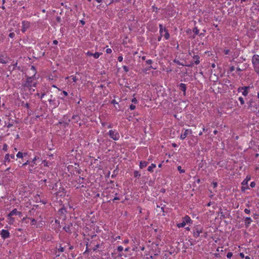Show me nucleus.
<instances>
[{
  "label": "nucleus",
  "instance_id": "nucleus-1",
  "mask_svg": "<svg viewBox=\"0 0 259 259\" xmlns=\"http://www.w3.org/2000/svg\"><path fill=\"white\" fill-rule=\"evenodd\" d=\"M36 78L35 77V72L31 76H27L26 81L23 83L22 86L24 88H27L31 90L32 87H35L36 85Z\"/></svg>",
  "mask_w": 259,
  "mask_h": 259
},
{
  "label": "nucleus",
  "instance_id": "nucleus-2",
  "mask_svg": "<svg viewBox=\"0 0 259 259\" xmlns=\"http://www.w3.org/2000/svg\"><path fill=\"white\" fill-rule=\"evenodd\" d=\"M251 62L254 69H258L259 68V55H254L252 56Z\"/></svg>",
  "mask_w": 259,
  "mask_h": 259
},
{
  "label": "nucleus",
  "instance_id": "nucleus-3",
  "mask_svg": "<svg viewBox=\"0 0 259 259\" xmlns=\"http://www.w3.org/2000/svg\"><path fill=\"white\" fill-rule=\"evenodd\" d=\"M109 137L115 141H117L120 138V135L118 132L115 130H110L108 132Z\"/></svg>",
  "mask_w": 259,
  "mask_h": 259
},
{
  "label": "nucleus",
  "instance_id": "nucleus-4",
  "mask_svg": "<svg viewBox=\"0 0 259 259\" xmlns=\"http://www.w3.org/2000/svg\"><path fill=\"white\" fill-rule=\"evenodd\" d=\"M203 229L201 226L198 225L195 227L193 229V236L195 238L199 236L200 234L202 232Z\"/></svg>",
  "mask_w": 259,
  "mask_h": 259
},
{
  "label": "nucleus",
  "instance_id": "nucleus-5",
  "mask_svg": "<svg viewBox=\"0 0 259 259\" xmlns=\"http://www.w3.org/2000/svg\"><path fill=\"white\" fill-rule=\"evenodd\" d=\"M22 24L21 31L22 32H25L30 27V23L28 21H23L22 22Z\"/></svg>",
  "mask_w": 259,
  "mask_h": 259
},
{
  "label": "nucleus",
  "instance_id": "nucleus-6",
  "mask_svg": "<svg viewBox=\"0 0 259 259\" xmlns=\"http://www.w3.org/2000/svg\"><path fill=\"white\" fill-rule=\"evenodd\" d=\"M248 109H249L251 111H252L253 112H255L256 110L257 109V108L255 107V104L253 101L252 99H251L249 100V101L248 103Z\"/></svg>",
  "mask_w": 259,
  "mask_h": 259
},
{
  "label": "nucleus",
  "instance_id": "nucleus-7",
  "mask_svg": "<svg viewBox=\"0 0 259 259\" xmlns=\"http://www.w3.org/2000/svg\"><path fill=\"white\" fill-rule=\"evenodd\" d=\"M0 235L4 239L8 238L10 237V233L8 230H7L3 229L1 231Z\"/></svg>",
  "mask_w": 259,
  "mask_h": 259
},
{
  "label": "nucleus",
  "instance_id": "nucleus-8",
  "mask_svg": "<svg viewBox=\"0 0 259 259\" xmlns=\"http://www.w3.org/2000/svg\"><path fill=\"white\" fill-rule=\"evenodd\" d=\"M192 131L190 130H186L184 133L182 134L180 137L181 140L185 139L189 134H191Z\"/></svg>",
  "mask_w": 259,
  "mask_h": 259
},
{
  "label": "nucleus",
  "instance_id": "nucleus-9",
  "mask_svg": "<svg viewBox=\"0 0 259 259\" xmlns=\"http://www.w3.org/2000/svg\"><path fill=\"white\" fill-rule=\"evenodd\" d=\"M179 89L183 92V95L184 96L186 95V85L185 83H181L179 85Z\"/></svg>",
  "mask_w": 259,
  "mask_h": 259
},
{
  "label": "nucleus",
  "instance_id": "nucleus-10",
  "mask_svg": "<svg viewBox=\"0 0 259 259\" xmlns=\"http://www.w3.org/2000/svg\"><path fill=\"white\" fill-rule=\"evenodd\" d=\"M49 102L50 104L53 105L54 106V108L58 107L60 104L59 101H58L57 102H55V98H54V99H50L49 100Z\"/></svg>",
  "mask_w": 259,
  "mask_h": 259
},
{
  "label": "nucleus",
  "instance_id": "nucleus-11",
  "mask_svg": "<svg viewBox=\"0 0 259 259\" xmlns=\"http://www.w3.org/2000/svg\"><path fill=\"white\" fill-rule=\"evenodd\" d=\"M21 214V212L17 211V209H14L12 211L10 212L8 216L11 217L14 215H20Z\"/></svg>",
  "mask_w": 259,
  "mask_h": 259
},
{
  "label": "nucleus",
  "instance_id": "nucleus-12",
  "mask_svg": "<svg viewBox=\"0 0 259 259\" xmlns=\"http://www.w3.org/2000/svg\"><path fill=\"white\" fill-rule=\"evenodd\" d=\"M251 177L250 176H247L246 178L242 182V185L243 186H247L248 182L250 180Z\"/></svg>",
  "mask_w": 259,
  "mask_h": 259
},
{
  "label": "nucleus",
  "instance_id": "nucleus-13",
  "mask_svg": "<svg viewBox=\"0 0 259 259\" xmlns=\"http://www.w3.org/2000/svg\"><path fill=\"white\" fill-rule=\"evenodd\" d=\"M251 222H252V220H251V218L250 217H246L245 218V225L246 228L248 227L250 225V224Z\"/></svg>",
  "mask_w": 259,
  "mask_h": 259
},
{
  "label": "nucleus",
  "instance_id": "nucleus-14",
  "mask_svg": "<svg viewBox=\"0 0 259 259\" xmlns=\"http://www.w3.org/2000/svg\"><path fill=\"white\" fill-rule=\"evenodd\" d=\"M72 223H70V224H69L68 225V226H65L64 228H63V229L67 233H71V230L70 229V227H72Z\"/></svg>",
  "mask_w": 259,
  "mask_h": 259
},
{
  "label": "nucleus",
  "instance_id": "nucleus-15",
  "mask_svg": "<svg viewBox=\"0 0 259 259\" xmlns=\"http://www.w3.org/2000/svg\"><path fill=\"white\" fill-rule=\"evenodd\" d=\"M148 162L145 161H141L140 163V168L142 169L147 165Z\"/></svg>",
  "mask_w": 259,
  "mask_h": 259
},
{
  "label": "nucleus",
  "instance_id": "nucleus-16",
  "mask_svg": "<svg viewBox=\"0 0 259 259\" xmlns=\"http://www.w3.org/2000/svg\"><path fill=\"white\" fill-rule=\"evenodd\" d=\"M164 32H165L164 34V36L166 39H168L169 38L170 35L168 32V30L166 28H164Z\"/></svg>",
  "mask_w": 259,
  "mask_h": 259
},
{
  "label": "nucleus",
  "instance_id": "nucleus-17",
  "mask_svg": "<svg viewBox=\"0 0 259 259\" xmlns=\"http://www.w3.org/2000/svg\"><path fill=\"white\" fill-rule=\"evenodd\" d=\"M199 58L200 57L198 55H195L193 57V59L195 60V64L196 65L200 63Z\"/></svg>",
  "mask_w": 259,
  "mask_h": 259
},
{
  "label": "nucleus",
  "instance_id": "nucleus-18",
  "mask_svg": "<svg viewBox=\"0 0 259 259\" xmlns=\"http://www.w3.org/2000/svg\"><path fill=\"white\" fill-rule=\"evenodd\" d=\"M156 167V164L152 163L150 166L148 167V170L150 172H153V169Z\"/></svg>",
  "mask_w": 259,
  "mask_h": 259
},
{
  "label": "nucleus",
  "instance_id": "nucleus-19",
  "mask_svg": "<svg viewBox=\"0 0 259 259\" xmlns=\"http://www.w3.org/2000/svg\"><path fill=\"white\" fill-rule=\"evenodd\" d=\"M184 221H185L186 224H188L192 222V220L189 216L186 215L184 218Z\"/></svg>",
  "mask_w": 259,
  "mask_h": 259
},
{
  "label": "nucleus",
  "instance_id": "nucleus-20",
  "mask_svg": "<svg viewBox=\"0 0 259 259\" xmlns=\"http://www.w3.org/2000/svg\"><path fill=\"white\" fill-rule=\"evenodd\" d=\"M25 155H26V153H23L21 152H18L16 156L19 158H22L23 157V156Z\"/></svg>",
  "mask_w": 259,
  "mask_h": 259
},
{
  "label": "nucleus",
  "instance_id": "nucleus-21",
  "mask_svg": "<svg viewBox=\"0 0 259 259\" xmlns=\"http://www.w3.org/2000/svg\"><path fill=\"white\" fill-rule=\"evenodd\" d=\"M72 119L75 120L74 122L77 123L80 120V117L78 115H73Z\"/></svg>",
  "mask_w": 259,
  "mask_h": 259
},
{
  "label": "nucleus",
  "instance_id": "nucleus-22",
  "mask_svg": "<svg viewBox=\"0 0 259 259\" xmlns=\"http://www.w3.org/2000/svg\"><path fill=\"white\" fill-rule=\"evenodd\" d=\"M243 89L246 90V89H250L249 86H246V87H239L238 89V92H240L242 91H243Z\"/></svg>",
  "mask_w": 259,
  "mask_h": 259
},
{
  "label": "nucleus",
  "instance_id": "nucleus-23",
  "mask_svg": "<svg viewBox=\"0 0 259 259\" xmlns=\"http://www.w3.org/2000/svg\"><path fill=\"white\" fill-rule=\"evenodd\" d=\"M185 225H186V222H185V221H183L182 222L178 224L177 227L178 228H182V227H185Z\"/></svg>",
  "mask_w": 259,
  "mask_h": 259
},
{
  "label": "nucleus",
  "instance_id": "nucleus-24",
  "mask_svg": "<svg viewBox=\"0 0 259 259\" xmlns=\"http://www.w3.org/2000/svg\"><path fill=\"white\" fill-rule=\"evenodd\" d=\"M101 54L102 53L96 52L95 53L93 54V56L95 58L98 59Z\"/></svg>",
  "mask_w": 259,
  "mask_h": 259
},
{
  "label": "nucleus",
  "instance_id": "nucleus-25",
  "mask_svg": "<svg viewBox=\"0 0 259 259\" xmlns=\"http://www.w3.org/2000/svg\"><path fill=\"white\" fill-rule=\"evenodd\" d=\"M70 121V119H68V121H63V126L64 128H66V127L69 125V122Z\"/></svg>",
  "mask_w": 259,
  "mask_h": 259
},
{
  "label": "nucleus",
  "instance_id": "nucleus-26",
  "mask_svg": "<svg viewBox=\"0 0 259 259\" xmlns=\"http://www.w3.org/2000/svg\"><path fill=\"white\" fill-rule=\"evenodd\" d=\"M249 90V89H246V90L243 89V91L242 92V95L243 96H246L248 95V90Z\"/></svg>",
  "mask_w": 259,
  "mask_h": 259
},
{
  "label": "nucleus",
  "instance_id": "nucleus-27",
  "mask_svg": "<svg viewBox=\"0 0 259 259\" xmlns=\"http://www.w3.org/2000/svg\"><path fill=\"white\" fill-rule=\"evenodd\" d=\"M66 212V209L63 208H61L59 211V213L61 214H64Z\"/></svg>",
  "mask_w": 259,
  "mask_h": 259
},
{
  "label": "nucleus",
  "instance_id": "nucleus-28",
  "mask_svg": "<svg viewBox=\"0 0 259 259\" xmlns=\"http://www.w3.org/2000/svg\"><path fill=\"white\" fill-rule=\"evenodd\" d=\"M134 175L135 177H140L141 176V174L139 173L138 171L135 170L134 172Z\"/></svg>",
  "mask_w": 259,
  "mask_h": 259
},
{
  "label": "nucleus",
  "instance_id": "nucleus-29",
  "mask_svg": "<svg viewBox=\"0 0 259 259\" xmlns=\"http://www.w3.org/2000/svg\"><path fill=\"white\" fill-rule=\"evenodd\" d=\"M193 32L194 33L195 35L199 34V30L197 27H194L193 29Z\"/></svg>",
  "mask_w": 259,
  "mask_h": 259
},
{
  "label": "nucleus",
  "instance_id": "nucleus-30",
  "mask_svg": "<svg viewBox=\"0 0 259 259\" xmlns=\"http://www.w3.org/2000/svg\"><path fill=\"white\" fill-rule=\"evenodd\" d=\"M249 189V187L247 186H242V187H241V191L242 192H244L247 189Z\"/></svg>",
  "mask_w": 259,
  "mask_h": 259
},
{
  "label": "nucleus",
  "instance_id": "nucleus-31",
  "mask_svg": "<svg viewBox=\"0 0 259 259\" xmlns=\"http://www.w3.org/2000/svg\"><path fill=\"white\" fill-rule=\"evenodd\" d=\"M36 160H37V158H36V157H35L33 159V160H32V161L31 162V163L30 164L31 166L33 167L34 166V165L35 164V161Z\"/></svg>",
  "mask_w": 259,
  "mask_h": 259
},
{
  "label": "nucleus",
  "instance_id": "nucleus-32",
  "mask_svg": "<svg viewBox=\"0 0 259 259\" xmlns=\"http://www.w3.org/2000/svg\"><path fill=\"white\" fill-rule=\"evenodd\" d=\"M174 62L179 65L185 66V65L184 64L181 63L178 60L175 59L174 60Z\"/></svg>",
  "mask_w": 259,
  "mask_h": 259
},
{
  "label": "nucleus",
  "instance_id": "nucleus-33",
  "mask_svg": "<svg viewBox=\"0 0 259 259\" xmlns=\"http://www.w3.org/2000/svg\"><path fill=\"white\" fill-rule=\"evenodd\" d=\"M177 168L180 173H184L185 171V170L182 169V167L181 166H178Z\"/></svg>",
  "mask_w": 259,
  "mask_h": 259
},
{
  "label": "nucleus",
  "instance_id": "nucleus-34",
  "mask_svg": "<svg viewBox=\"0 0 259 259\" xmlns=\"http://www.w3.org/2000/svg\"><path fill=\"white\" fill-rule=\"evenodd\" d=\"M239 101H240V104L241 105H243L244 104V103H245L244 102V99H243V98L242 97H239Z\"/></svg>",
  "mask_w": 259,
  "mask_h": 259
},
{
  "label": "nucleus",
  "instance_id": "nucleus-35",
  "mask_svg": "<svg viewBox=\"0 0 259 259\" xmlns=\"http://www.w3.org/2000/svg\"><path fill=\"white\" fill-rule=\"evenodd\" d=\"M5 159L6 161H10V154H7L5 156Z\"/></svg>",
  "mask_w": 259,
  "mask_h": 259
},
{
  "label": "nucleus",
  "instance_id": "nucleus-36",
  "mask_svg": "<svg viewBox=\"0 0 259 259\" xmlns=\"http://www.w3.org/2000/svg\"><path fill=\"white\" fill-rule=\"evenodd\" d=\"M83 180V178H81L80 177H79V178L78 179V180H77V182L79 184H82V181Z\"/></svg>",
  "mask_w": 259,
  "mask_h": 259
},
{
  "label": "nucleus",
  "instance_id": "nucleus-37",
  "mask_svg": "<svg viewBox=\"0 0 259 259\" xmlns=\"http://www.w3.org/2000/svg\"><path fill=\"white\" fill-rule=\"evenodd\" d=\"M0 63L2 64H6L7 63V61H6L4 58H1Z\"/></svg>",
  "mask_w": 259,
  "mask_h": 259
},
{
  "label": "nucleus",
  "instance_id": "nucleus-38",
  "mask_svg": "<svg viewBox=\"0 0 259 259\" xmlns=\"http://www.w3.org/2000/svg\"><path fill=\"white\" fill-rule=\"evenodd\" d=\"M122 68L125 72H127L129 71L128 68L126 66H123Z\"/></svg>",
  "mask_w": 259,
  "mask_h": 259
},
{
  "label": "nucleus",
  "instance_id": "nucleus-39",
  "mask_svg": "<svg viewBox=\"0 0 259 259\" xmlns=\"http://www.w3.org/2000/svg\"><path fill=\"white\" fill-rule=\"evenodd\" d=\"M114 2V0H106V5H109L113 3Z\"/></svg>",
  "mask_w": 259,
  "mask_h": 259
},
{
  "label": "nucleus",
  "instance_id": "nucleus-40",
  "mask_svg": "<svg viewBox=\"0 0 259 259\" xmlns=\"http://www.w3.org/2000/svg\"><path fill=\"white\" fill-rule=\"evenodd\" d=\"M8 146L6 144H4L3 147V150L5 151H7L8 149Z\"/></svg>",
  "mask_w": 259,
  "mask_h": 259
},
{
  "label": "nucleus",
  "instance_id": "nucleus-41",
  "mask_svg": "<svg viewBox=\"0 0 259 259\" xmlns=\"http://www.w3.org/2000/svg\"><path fill=\"white\" fill-rule=\"evenodd\" d=\"M117 251H118L120 252V251H122L123 250V247H122V246H118V247H117Z\"/></svg>",
  "mask_w": 259,
  "mask_h": 259
},
{
  "label": "nucleus",
  "instance_id": "nucleus-42",
  "mask_svg": "<svg viewBox=\"0 0 259 259\" xmlns=\"http://www.w3.org/2000/svg\"><path fill=\"white\" fill-rule=\"evenodd\" d=\"M233 255V253L232 252H228L227 254V258H230Z\"/></svg>",
  "mask_w": 259,
  "mask_h": 259
},
{
  "label": "nucleus",
  "instance_id": "nucleus-43",
  "mask_svg": "<svg viewBox=\"0 0 259 259\" xmlns=\"http://www.w3.org/2000/svg\"><path fill=\"white\" fill-rule=\"evenodd\" d=\"M42 163L44 164V165L45 166H48L49 165H48V161H46V160H44L42 161Z\"/></svg>",
  "mask_w": 259,
  "mask_h": 259
},
{
  "label": "nucleus",
  "instance_id": "nucleus-44",
  "mask_svg": "<svg viewBox=\"0 0 259 259\" xmlns=\"http://www.w3.org/2000/svg\"><path fill=\"white\" fill-rule=\"evenodd\" d=\"M99 247H100V245H99V244H97V245H96L94 247V248H93V250L94 251H95V250H97V249Z\"/></svg>",
  "mask_w": 259,
  "mask_h": 259
},
{
  "label": "nucleus",
  "instance_id": "nucleus-45",
  "mask_svg": "<svg viewBox=\"0 0 259 259\" xmlns=\"http://www.w3.org/2000/svg\"><path fill=\"white\" fill-rule=\"evenodd\" d=\"M255 183L254 182H252L250 184V186L251 187V188H254L255 186Z\"/></svg>",
  "mask_w": 259,
  "mask_h": 259
},
{
  "label": "nucleus",
  "instance_id": "nucleus-46",
  "mask_svg": "<svg viewBox=\"0 0 259 259\" xmlns=\"http://www.w3.org/2000/svg\"><path fill=\"white\" fill-rule=\"evenodd\" d=\"M153 61H152V60H148L146 61V64H148V65H150L152 63Z\"/></svg>",
  "mask_w": 259,
  "mask_h": 259
},
{
  "label": "nucleus",
  "instance_id": "nucleus-47",
  "mask_svg": "<svg viewBox=\"0 0 259 259\" xmlns=\"http://www.w3.org/2000/svg\"><path fill=\"white\" fill-rule=\"evenodd\" d=\"M15 35V34L14 32H11L9 34V36L11 38H13Z\"/></svg>",
  "mask_w": 259,
  "mask_h": 259
},
{
  "label": "nucleus",
  "instance_id": "nucleus-48",
  "mask_svg": "<svg viewBox=\"0 0 259 259\" xmlns=\"http://www.w3.org/2000/svg\"><path fill=\"white\" fill-rule=\"evenodd\" d=\"M106 52L107 54H110L112 53V50L111 49H107L106 50Z\"/></svg>",
  "mask_w": 259,
  "mask_h": 259
},
{
  "label": "nucleus",
  "instance_id": "nucleus-49",
  "mask_svg": "<svg viewBox=\"0 0 259 259\" xmlns=\"http://www.w3.org/2000/svg\"><path fill=\"white\" fill-rule=\"evenodd\" d=\"M31 70H32L33 71V74L35 72V73H36V70H35V68L34 67V66H31Z\"/></svg>",
  "mask_w": 259,
  "mask_h": 259
},
{
  "label": "nucleus",
  "instance_id": "nucleus-50",
  "mask_svg": "<svg viewBox=\"0 0 259 259\" xmlns=\"http://www.w3.org/2000/svg\"><path fill=\"white\" fill-rule=\"evenodd\" d=\"M135 108H136V106L133 104H131L130 106V108L131 110L135 109Z\"/></svg>",
  "mask_w": 259,
  "mask_h": 259
},
{
  "label": "nucleus",
  "instance_id": "nucleus-51",
  "mask_svg": "<svg viewBox=\"0 0 259 259\" xmlns=\"http://www.w3.org/2000/svg\"><path fill=\"white\" fill-rule=\"evenodd\" d=\"M118 61L119 62H121L123 60V57L122 56H120L118 57V59H117Z\"/></svg>",
  "mask_w": 259,
  "mask_h": 259
},
{
  "label": "nucleus",
  "instance_id": "nucleus-52",
  "mask_svg": "<svg viewBox=\"0 0 259 259\" xmlns=\"http://www.w3.org/2000/svg\"><path fill=\"white\" fill-rule=\"evenodd\" d=\"M224 52L226 55H228V54H229V53L230 52V50L228 49H225V50H224Z\"/></svg>",
  "mask_w": 259,
  "mask_h": 259
},
{
  "label": "nucleus",
  "instance_id": "nucleus-53",
  "mask_svg": "<svg viewBox=\"0 0 259 259\" xmlns=\"http://www.w3.org/2000/svg\"><path fill=\"white\" fill-rule=\"evenodd\" d=\"M244 212H245L246 213H247V214H249V213H250V210H249V209H247V208H245V209H244Z\"/></svg>",
  "mask_w": 259,
  "mask_h": 259
},
{
  "label": "nucleus",
  "instance_id": "nucleus-54",
  "mask_svg": "<svg viewBox=\"0 0 259 259\" xmlns=\"http://www.w3.org/2000/svg\"><path fill=\"white\" fill-rule=\"evenodd\" d=\"M28 164H30V162L28 160H27L26 162L24 163L23 164H22V166H25Z\"/></svg>",
  "mask_w": 259,
  "mask_h": 259
},
{
  "label": "nucleus",
  "instance_id": "nucleus-55",
  "mask_svg": "<svg viewBox=\"0 0 259 259\" xmlns=\"http://www.w3.org/2000/svg\"><path fill=\"white\" fill-rule=\"evenodd\" d=\"M56 20L58 22L60 23V22H61V19L60 17H57L56 18Z\"/></svg>",
  "mask_w": 259,
  "mask_h": 259
},
{
  "label": "nucleus",
  "instance_id": "nucleus-56",
  "mask_svg": "<svg viewBox=\"0 0 259 259\" xmlns=\"http://www.w3.org/2000/svg\"><path fill=\"white\" fill-rule=\"evenodd\" d=\"M235 70V67L234 66H231L230 68V71L231 72H232L233 71Z\"/></svg>",
  "mask_w": 259,
  "mask_h": 259
},
{
  "label": "nucleus",
  "instance_id": "nucleus-57",
  "mask_svg": "<svg viewBox=\"0 0 259 259\" xmlns=\"http://www.w3.org/2000/svg\"><path fill=\"white\" fill-rule=\"evenodd\" d=\"M87 55L89 56H92L93 55V53L90 52H88L87 53Z\"/></svg>",
  "mask_w": 259,
  "mask_h": 259
},
{
  "label": "nucleus",
  "instance_id": "nucleus-58",
  "mask_svg": "<svg viewBox=\"0 0 259 259\" xmlns=\"http://www.w3.org/2000/svg\"><path fill=\"white\" fill-rule=\"evenodd\" d=\"M212 184L213 185V188H215L217 187L218 184L217 182H213Z\"/></svg>",
  "mask_w": 259,
  "mask_h": 259
},
{
  "label": "nucleus",
  "instance_id": "nucleus-59",
  "mask_svg": "<svg viewBox=\"0 0 259 259\" xmlns=\"http://www.w3.org/2000/svg\"><path fill=\"white\" fill-rule=\"evenodd\" d=\"M193 65H194L193 63H191L189 65H185L186 66H188V67H192V66H193Z\"/></svg>",
  "mask_w": 259,
  "mask_h": 259
},
{
  "label": "nucleus",
  "instance_id": "nucleus-60",
  "mask_svg": "<svg viewBox=\"0 0 259 259\" xmlns=\"http://www.w3.org/2000/svg\"><path fill=\"white\" fill-rule=\"evenodd\" d=\"M72 79H73V82H76V81L77 80V79L76 76L73 77Z\"/></svg>",
  "mask_w": 259,
  "mask_h": 259
},
{
  "label": "nucleus",
  "instance_id": "nucleus-61",
  "mask_svg": "<svg viewBox=\"0 0 259 259\" xmlns=\"http://www.w3.org/2000/svg\"><path fill=\"white\" fill-rule=\"evenodd\" d=\"M254 71L257 74L259 77V68L258 69H254Z\"/></svg>",
  "mask_w": 259,
  "mask_h": 259
},
{
  "label": "nucleus",
  "instance_id": "nucleus-62",
  "mask_svg": "<svg viewBox=\"0 0 259 259\" xmlns=\"http://www.w3.org/2000/svg\"><path fill=\"white\" fill-rule=\"evenodd\" d=\"M164 28H162L161 29H159V32H160V34H162V33L164 31Z\"/></svg>",
  "mask_w": 259,
  "mask_h": 259
},
{
  "label": "nucleus",
  "instance_id": "nucleus-63",
  "mask_svg": "<svg viewBox=\"0 0 259 259\" xmlns=\"http://www.w3.org/2000/svg\"><path fill=\"white\" fill-rule=\"evenodd\" d=\"M80 23L82 25H84V24H85V21H84V20H80Z\"/></svg>",
  "mask_w": 259,
  "mask_h": 259
},
{
  "label": "nucleus",
  "instance_id": "nucleus-64",
  "mask_svg": "<svg viewBox=\"0 0 259 259\" xmlns=\"http://www.w3.org/2000/svg\"><path fill=\"white\" fill-rule=\"evenodd\" d=\"M132 102H134L135 103L137 102V100L136 98H133L132 100Z\"/></svg>",
  "mask_w": 259,
  "mask_h": 259
}]
</instances>
